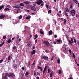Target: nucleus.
Instances as JSON below:
<instances>
[{
  "instance_id": "nucleus-46",
  "label": "nucleus",
  "mask_w": 79,
  "mask_h": 79,
  "mask_svg": "<svg viewBox=\"0 0 79 79\" xmlns=\"http://www.w3.org/2000/svg\"><path fill=\"white\" fill-rule=\"evenodd\" d=\"M37 40H35V44H37Z\"/></svg>"
},
{
  "instance_id": "nucleus-24",
  "label": "nucleus",
  "mask_w": 79,
  "mask_h": 79,
  "mask_svg": "<svg viewBox=\"0 0 79 79\" xmlns=\"http://www.w3.org/2000/svg\"><path fill=\"white\" fill-rule=\"evenodd\" d=\"M4 44H5V42H3L2 44H0V47H2V46H3Z\"/></svg>"
},
{
  "instance_id": "nucleus-19",
  "label": "nucleus",
  "mask_w": 79,
  "mask_h": 79,
  "mask_svg": "<svg viewBox=\"0 0 79 79\" xmlns=\"http://www.w3.org/2000/svg\"><path fill=\"white\" fill-rule=\"evenodd\" d=\"M28 67H30L31 66V61H29L28 63Z\"/></svg>"
},
{
  "instance_id": "nucleus-13",
  "label": "nucleus",
  "mask_w": 79,
  "mask_h": 79,
  "mask_svg": "<svg viewBox=\"0 0 79 79\" xmlns=\"http://www.w3.org/2000/svg\"><path fill=\"white\" fill-rule=\"evenodd\" d=\"M24 3L25 4H29L30 2L28 1H25L24 2Z\"/></svg>"
},
{
  "instance_id": "nucleus-50",
  "label": "nucleus",
  "mask_w": 79,
  "mask_h": 79,
  "mask_svg": "<svg viewBox=\"0 0 79 79\" xmlns=\"http://www.w3.org/2000/svg\"><path fill=\"white\" fill-rule=\"evenodd\" d=\"M34 75L35 76H36V73L34 72Z\"/></svg>"
},
{
  "instance_id": "nucleus-18",
  "label": "nucleus",
  "mask_w": 79,
  "mask_h": 79,
  "mask_svg": "<svg viewBox=\"0 0 79 79\" xmlns=\"http://www.w3.org/2000/svg\"><path fill=\"white\" fill-rule=\"evenodd\" d=\"M38 69H40L41 71H43V70H42V67H40L39 66H38Z\"/></svg>"
},
{
  "instance_id": "nucleus-37",
  "label": "nucleus",
  "mask_w": 79,
  "mask_h": 79,
  "mask_svg": "<svg viewBox=\"0 0 79 79\" xmlns=\"http://www.w3.org/2000/svg\"><path fill=\"white\" fill-rule=\"evenodd\" d=\"M51 12H52V11L50 10H49L48 11V13L50 14V13H51Z\"/></svg>"
},
{
  "instance_id": "nucleus-32",
  "label": "nucleus",
  "mask_w": 79,
  "mask_h": 79,
  "mask_svg": "<svg viewBox=\"0 0 79 79\" xmlns=\"http://www.w3.org/2000/svg\"><path fill=\"white\" fill-rule=\"evenodd\" d=\"M38 37V36H37V35H35V37L34 40L36 39H37Z\"/></svg>"
},
{
  "instance_id": "nucleus-49",
  "label": "nucleus",
  "mask_w": 79,
  "mask_h": 79,
  "mask_svg": "<svg viewBox=\"0 0 79 79\" xmlns=\"http://www.w3.org/2000/svg\"><path fill=\"white\" fill-rule=\"evenodd\" d=\"M54 38H57V35H55L54 36Z\"/></svg>"
},
{
  "instance_id": "nucleus-36",
  "label": "nucleus",
  "mask_w": 79,
  "mask_h": 79,
  "mask_svg": "<svg viewBox=\"0 0 79 79\" xmlns=\"http://www.w3.org/2000/svg\"><path fill=\"white\" fill-rule=\"evenodd\" d=\"M73 58L75 59V58H76V56H75V55L74 53L73 54Z\"/></svg>"
},
{
  "instance_id": "nucleus-23",
  "label": "nucleus",
  "mask_w": 79,
  "mask_h": 79,
  "mask_svg": "<svg viewBox=\"0 0 79 79\" xmlns=\"http://www.w3.org/2000/svg\"><path fill=\"white\" fill-rule=\"evenodd\" d=\"M52 76H53V72H51L50 74V77H52Z\"/></svg>"
},
{
  "instance_id": "nucleus-7",
  "label": "nucleus",
  "mask_w": 79,
  "mask_h": 79,
  "mask_svg": "<svg viewBox=\"0 0 79 79\" xmlns=\"http://www.w3.org/2000/svg\"><path fill=\"white\" fill-rule=\"evenodd\" d=\"M31 9L32 10L34 11H36V8L34 6L31 7Z\"/></svg>"
},
{
  "instance_id": "nucleus-39",
  "label": "nucleus",
  "mask_w": 79,
  "mask_h": 79,
  "mask_svg": "<svg viewBox=\"0 0 79 79\" xmlns=\"http://www.w3.org/2000/svg\"><path fill=\"white\" fill-rule=\"evenodd\" d=\"M26 6H28V7H31V6L29 5H26Z\"/></svg>"
},
{
  "instance_id": "nucleus-44",
  "label": "nucleus",
  "mask_w": 79,
  "mask_h": 79,
  "mask_svg": "<svg viewBox=\"0 0 79 79\" xmlns=\"http://www.w3.org/2000/svg\"><path fill=\"white\" fill-rule=\"evenodd\" d=\"M41 6H44V3H42L41 4Z\"/></svg>"
},
{
  "instance_id": "nucleus-6",
  "label": "nucleus",
  "mask_w": 79,
  "mask_h": 79,
  "mask_svg": "<svg viewBox=\"0 0 79 79\" xmlns=\"http://www.w3.org/2000/svg\"><path fill=\"white\" fill-rule=\"evenodd\" d=\"M44 43L47 46H49L50 45V43L48 41H44Z\"/></svg>"
},
{
  "instance_id": "nucleus-4",
  "label": "nucleus",
  "mask_w": 79,
  "mask_h": 79,
  "mask_svg": "<svg viewBox=\"0 0 79 79\" xmlns=\"http://www.w3.org/2000/svg\"><path fill=\"white\" fill-rule=\"evenodd\" d=\"M41 58L42 59V60H48V57H47L46 56H42Z\"/></svg>"
},
{
  "instance_id": "nucleus-64",
  "label": "nucleus",
  "mask_w": 79,
  "mask_h": 79,
  "mask_svg": "<svg viewBox=\"0 0 79 79\" xmlns=\"http://www.w3.org/2000/svg\"><path fill=\"white\" fill-rule=\"evenodd\" d=\"M68 79H73V78L72 77L69 78Z\"/></svg>"
},
{
  "instance_id": "nucleus-47",
  "label": "nucleus",
  "mask_w": 79,
  "mask_h": 79,
  "mask_svg": "<svg viewBox=\"0 0 79 79\" xmlns=\"http://www.w3.org/2000/svg\"><path fill=\"white\" fill-rule=\"evenodd\" d=\"M13 79H16V77H15V76L14 75V76L13 77Z\"/></svg>"
},
{
  "instance_id": "nucleus-61",
  "label": "nucleus",
  "mask_w": 79,
  "mask_h": 79,
  "mask_svg": "<svg viewBox=\"0 0 79 79\" xmlns=\"http://www.w3.org/2000/svg\"><path fill=\"white\" fill-rule=\"evenodd\" d=\"M27 12H30V10H27Z\"/></svg>"
},
{
  "instance_id": "nucleus-48",
  "label": "nucleus",
  "mask_w": 79,
  "mask_h": 79,
  "mask_svg": "<svg viewBox=\"0 0 79 79\" xmlns=\"http://www.w3.org/2000/svg\"><path fill=\"white\" fill-rule=\"evenodd\" d=\"M16 37L17 38V39H19V35H17V36H16Z\"/></svg>"
},
{
  "instance_id": "nucleus-22",
  "label": "nucleus",
  "mask_w": 79,
  "mask_h": 79,
  "mask_svg": "<svg viewBox=\"0 0 79 79\" xmlns=\"http://www.w3.org/2000/svg\"><path fill=\"white\" fill-rule=\"evenodd\" d=\"M40 33L41 34H44V33H43V31H42V29H40Z\"/></svg>"
},
{
  "instance_id": "nucleus-15",
  "label": "nucleus",
  "mask_w": 79,
  "mask_h": 79,
  "mask_svg": "<svg viewBox=\"0 0 79 79\" xmlns=\"http://www.w3.org/2000/svg\"><path fill=\"white\" fill-rule=\"evenodd\" d=\"M52 32H53V31L52 30H50L49 32V35H51L52 34Z\"/></svg>"
},
{
  "instance_id": "nucleus-56",
  "label": "nucleus",
  "mask_w": 79,
  "mask_h": 79,
  "mask_svg": "<svg viewBox=\"0 0 79 79\" xmlns=\"http://www.w3.org/2000/svg\"><path fill=\"white\" fill-rule=\"evenodd\" d=\"M32 66H34V65H35V63H33L32 64Z\"/></svg>"
},
{
  "instance_id": "nucleus-27",
  "label": "nucleus",
  "mask_w": 79,
  "mask_h": 79,
  "mask_svg": "<svg viewBox=\"0 0 79 79\" xmlns=\"http://www.w3.org/2000/svg\"><path fill=\"white\" fill-rule=\"evenodd\" d=\"M12 42V41L10 40H8L7 42L8 43H10V42Z\"/></svg>"
},
{
  "instance_id": "nucleus-40",
  "label": "nucleus",
  "mask_w": 79,
  "mask_h": 79,
  "mask_svg": "<svg viewBox=\"0 0 79 79\" xmlns=\"http://www.w3.org/2000/svg\"><path fill=\"white\" fill-rule=\"evenodd\" d=\"M13 49H16V46H15L13 47Z\"/></svg>"
},
{
  "instance_id": "nucleus-21",
  "label": "nucleus",
  "mask_w": 79,
  "mask_h": 79,
  "mask_svg": "<svg viewBox=\"0 0 79 79\" xmlns=\"http://www.w3.org/2000/svg\"><path fill=\"white\" fill-rule=\"evenodd\" d=\"M20 6H22L23 7H24V4L23 3H21L20 4Z\"/></svg>"
},
{
  "instance_id": "nucleus-10",
  "label": "nucleus",
  "mask_w": 79,
  "mask_h": 79,
  "mask_svg": "<svg viewBox=\"0 0 79 79\" xmlns=\"http://www.w3.org/2000/svg\"><path fill=\"white\" fill-rule=\"evenodd\" d=\"M35 52H36V50H34L32 51L31 52V55H34L35 53Z\"/></svg>"
},
{
  "instance_id": "nucleus-14",
  "label": "nucleus",
  "mask_w": 79,
  "mask_h": 79,
  "mask_svg": "<svg viewBox=\"0 0 79 79\" xmlns=\"http://www.w3.org/2000/svg\"><path fill=\"white\" fill-rule=\"evenodd\" d=\"M63 50L64 52V53H65V52H66V47H63Z\"/></svg>"
},
{
  "instance_id": "nucleus-8",
  "label": "nucleus",
  "mask_w": 79,
  "mask_h": 79,
  "mask_svg": "<svg viewBox=\"0 0 79 79\" xmlns=\"http://www.w3.org/2000/svg\"><path fill=\"white\" fill-rule=\"evenodd\" d=\"M13 68L16 69L17 68V65L16 64H14L12 65Z\"/></svg>"
},
{
  "instance_id": "nucleus-34",
  "label": "nucleus",
  "mask_w": 79,
  "mask_h": 79,
  "mask_svg": "<svg viewBox=\"0 0 79 79\" xmlns=\"http://www.w3.org/2000/svg\"><path fill=\"white\" fill-rule=\"evenodd\" d=\"M64 24H66V19H64Z\"/></svg>"
},
{
  "instance_id": "nucleus-31",
  "label": "nucleus",
  "mask_w": 79,
  "mask_h": 79,
  "mask_svg": "<svg viewBox=\"0 0 79 79\" xmlns=\"http://www.w3.org/2000/svg\"><path fill=\"white\" fill-rule=\"evenodd\" d=\"M28 74H29V73H28V72H26V73H25V76H27V75H28Z\"/></svg>"
},
{
  "instance_id": "nucleus-25",
  "label": "nucleus",
  "mask_w": 79,
  "mask_h": 79,
  "mask_svg": "<svg viewBox=\"0 0 79 79\" xmlns=\"http://www.w3.org/2000/svg\"><path fill=\"white\" fill-rule=\"evenodd\" d=\"M31 18V16H28V17H27L26 18V19H30Z\"/></svg>"
},
{
  "instance_id": "nucleus-9",
  "label": "nucleus",
  "mask_w": 79,
  "mask_h": 79,
  "mask_svg": "<svg viewBox=\"0 0 79 79\" xmlns=\"http://www.w3.org/2000/svg\"><path fill=\"white\" fill-rule=\"evenodd\" d=\"M8 73L5 74V76L3 78L4 79H7V77H8Z\"/></svg>"
},
{
  "instance_id": "nucleus-62",
  "label": "nucleus",
  "mask_w": 79,
  "mask_h": 79,
  "mask_svg": "<svg viewBox=\"0 0 79 79\" xmlns=\"http://www.w3.org/2000/svg\"><path fill=\"white\" fill-rule=\"evenodd\" d=\"M36 79H39V77H37Z\"/></svg>"
},
{
  "instance_id": "nucleus-42",
  "label": "nucleus",
  "mask_w": 79,
  "mask_h": 79,
  "mask_svg": "<svg viewBox=\"0 0 79 79\" xmlns=\"http://www.w3.org/2000/svg\"><path fill=\"white\" fill-rule=\"evenodd\" d=\"M3 59H1L0 60V64L2 63V62H3Z\"/></svg>"
},
{
  "instance_id": "nucleus-5",
  "label": "nucleus",
  "mask_w": 79,
  "mask_h": 79,
  "mask_svg": "<svg viewBox=\"0 0 79 79\" xmlns=\"http://www.w3.org/2000/svg\"><path fill=\"white\" fill-rule=\"evenodd\" d=\"M8 77H12L14 76V75L12 73H10L9 74H8Z\"/></svg>"
},
{
  "instance_id": "nucleus-55",
  "label": "nucleus",
  "mask_w": 79,
  "mask_h": 79,
  "mask_svg": "<svg viewBox=\"0 0 79 79\" xmlns=\"http://www.w3.org/2000/svg\"><path fill=\"white\" fill-rule=\"evenodd\" d=\"M37 75H38V76L40 75V73L39 72L37 73Z\"/></svg>"
},
{
  "instance_id": "nucleus-1",
  "label": "nucleus",
  "mask_w": 79,
  "mask_h": 79,
  "mask_svg": "<svg viewBox=\"0 0 79 79\" xmlns=\"http://www.w3.org/2000/svg\"><path fill=\"white\" fill-rule=\"evenodd\" d=\"M75 13H76V10L74 9H73L71 11L70 15L72 16H73L75 15Z\"/></svg>"
},
{
  "instance_id": "nucleus-52",
  "label": "nucleus",
  "mask_w": 79,
  "mask_h": 79,
  "mask_svg": "<svg viewBox=\"0 0 79 79\" xmlns=\"http://www.w3.org/2000/svg\"><path fill=\"white\" fill-rule=\"evenodd\" d=\"M69 52L70 53H71V50L70 49H69Z\"/></svg>"
},
{
  "instance_id": "nucleus-60",
  "label": "nucleus",
  "mask_w": 79,
  "mask_h": 79,
  "mask_svg": "<svg viewBox=\"0 0 79 79\" xmlns=\"http://www.w3.org/2000/svg\"><path fill=\"white\" fill-rule=\"evenodd\" d=\"M53 57H52L51 58V61H52V60H53Z\"/></svg>"
},
{
  "instance_id": "nucleus-54",
  "label": "nucleus",
  "mask_w": 79,
  "mask_h": 79,
  "mask_svg": "<svg viewBox=\"0 0 79 79\" xmlns=\"http://www.w3.org/2000/svg\"><path fill=\"white\" fill-rule=\"evenodd\" d=\"M3 39H6V36H3Z\"/></svg>"
},
{
  "instance_id": "nucleus-41",
  "label": "nucleus",
  "mask_w": 79,
  "mask_h": 79,
  "mask_svg": "<svg viewBox=\"0 0 79 79\" xmlns=\"http://www.w3.org/2000/svg\"><path fill=\"white\" fill-rule=\"evenodd\" d=\"M46 8H47V9H48V5H47V4L46 5Z\"/></svg>"
},
{
  "instance_id": "nucleus-51",
  "label": "nucleus",
  "mask_w": 79,
  "mask_h": 79,
  "mask_svg": "<svg viewBox=\"0 0 79 79\" xmlns=\"http://www.w3.org/2000/svg\"><path fill=\"white\" fill-rule=\"evenodd\" d=\"M73 40L74 43H76V39H75V38H74Z\"/></svg>"
},
{
  "instance_id": "nucleus-28",
  "label": "nucleus",
  "mask_w": 79,
  "mask_h": 79,
  "mask_svg": "<svg viewBox=\"0 0 79 79\" xmlns=\"http://www.w3.org/2000/svg\"><path fill=\"white\" fill-rule=\"evenodd\" d=\"M61 73H62L61 70H59L58 72L59 74H61Z\"/></svg>"
},
{
  "instance_id": "nucleus-30",
  "label": "nucleus",
  "mask_w": 79,
  "mask_h": 79,
  "mask_svg": "<svg viewBox=\"0 0 79 79\" xmlns=\"http://www.w3.org/2000/svg\"><path fill=\"white\" fill-rule=\"evenodd\" d=\"M57 63L60 64V59H58L57 60Z\"/></svg>"
},
{
  "instance_id": "nucleus-11",
  "label": "nucleus",
  "mask_w": 79,
  "mask_h": 79,
  "mask_svg": "<svg viewBox=\"0 0 79 79\" xmlns=\"http://www.w3.org/2000/svg\"><path fill=\"white\" fill-rule=\"evenodd\" d=\"M27 45H28V47H31L32 46V42L31 41L29 42L27 44Z\"/></svg>"
},
{
  "instance_id": "nucleus-29",
  "label": "nucleus",
  "mask_w": 79,
  "mask_h": 79,
  "mask_svg": "<svg viewBox=\"0 0 79 79\" xmlns=\"http://www.w3.org/2000/svg\"><path fill=\"white\" fill-rule=\"evenodd\" d=\"M50 69H49L48 70V73H50Z\"/></svg>"
},
{
  "instance_id": "nucleus-35",
  "label": "nucleus",
  "mask_w": 79,
  "mask_h": 79,
  "mask_svg": "<svg viewBox=\"0 0 79 79\" xmlns=\"http://www.w3.org/2000/svg\"><path fill=\"white\" fill-rule=\"evenodd\" d=\"M46 69H44V70H43V74H44L45 73V71H46Z\"/></svg>"
},
{
  "instance_id": "nucleus-17",
  "label": "nucleus",
  "mask_w": 79,
  "mask_h": 79,
  "mask_svg": "<svg viewBox=\"0 0 79 79\" xmlns=\"http://www.w3.org/2000/svg\"><path fill=\"white\" fill-rule=\"evenodd\" d=\"M9 10V8H5L4 9V11H8Z\"/></svg>"
},
{
  "instance_id": "nucleus-43",
  "label": "nucleus",
  "mask_w": 79,
  "mask_h": 79,
  "mask_svg": "<svg viewBox=\"0 0 79 79\" xmlns=\"http://www.w3.org/2000/svg\"><path fill=\"white\" fill-rule=\"evenodd\" d=\"M48 67V66H46L45 67V68H44V69H47V68Z\"/></svg>"
},
{
  "instance_id": "nucleus-53",
  "label": "nucleus",
  "mask_w": 79,
  "mask_h": 79,
  "mask_svg": "<svg viewBox=\"0 0 79 79\" xmlns=\"http://www.w3.org/2000/svg\"><path fill=\"white\" fill-rule=\"evenodd\" d=\"M22 70H24V67H22Z\"/></svg>"
},
{
  "instance_id": "nucleus-26",
  "label": "nucleus",
  "mask_w": 79,
  "mask_h": 79,
  "mask_svg": "<svg viewBox=\"0 0 79 79\" xmlns=\"http://www.w3.org/2000/svg\"><path fill=\"white\" fill-rule=\"evenodd\" d=\"M23 17H22V16L21 15H20L19 16V19H21V18H22Z\"/></svg>"
},
{
  "instance_id": "nucleus-33",
  "label": "nucleus",
  "mask_w": 79,
  "mask_h": 79,
  "mask_svg": "<svg viewBox=\"0 0 79 79\" xmlns=\"http://www.w3.org/2000/svg\"><path fill=\"white\" fill-rule=\"evenodd\" d=\"M57 42H58V43H60L61 42V40H57Z\"/></svg>"
},
{
  "instance_id": "nucleus-38",
  "label": "nucleus",
  "mask_w": 79,
  "mask_h": 79,
  "mask_svg": "<svg viewBox=\"0 0 79 79\" xmlns=\"http://www.w3.org/2000/svg\"><path fill=\"white\" fill-rule=\"evenodd\" d=\"M36 5H37V4L35 2L33 3V5H34V6H36Z\"/></svg>"
},
{
  "instance_id": "nucleus-45",
  "label": "nucleus",
  "mask_w": 79,
  "mask_h": 79,
  "mask_svg": "<svg viewBox=\"0 0 79 79\" xmlns=\"http://www.w3.org/2000/svg\"><path fill=\"white\" fill-rule=\"evenodd\" d=\"M21 75L23 77H24V73H21Z\"/></svg>"
},
{
  "instance_id": "nucleus-12",
  "label": "nucleus",
  "mask_w": 79,
  "mask_h": 79,
  "mask_svg": "<svg viewBox=\"0 0 79 79\" xmlns=\"http://www.w3.org/2000/svg\"><path fill=\"white\" fill-rule=\"evenodd\" d=\"M73 1L77 4H78V1L77 0H73Z\"/></svg>"
},
{
  "instance_id": "nucleus-63",
  "label": "nucleus",
  "mask_w": 79,
  "mask_h": 79,
  "mask_svg": "<svg viewBox=\"0 0 79 79\" xmlns=\"http://www.w3.org/2000/svg\"><path fill=\"white\" fill-rule=\"evenodd\" d=\"M13 62L14 63H15V60H13Z\"/></svg>"
},
{
  "instance_id": "nucleus-59",
  "label": "nucleus",
  "mask_w": 79,
  "mask_h": 79,
  "mask_svg": "<svg viewBox=\"0 0 79 79\" xmlns=\"http://www.w3.org/2000/svg\"><path fill=\"white\" fill-rule=\"evenodd\" d=\"M15 8H19V7H18V6H15Z\"/></svg>"
},
{
  "instance_id": "nucleus-58",
  "label": "nucleus",
  "mask_w": 79,
  "mask_h": 79,
  "mask_svg": "<svg viewBox=\"0 0 79 79\" xmlns=\"http://www.w3.org/2000/svg\"><path fill=\"white\" fill-rule=\"evenodd\" d=\"M32 37V35H30V38H31Z\"/></svg>"
},
{
  "instance_id": "nucleus-57",
  "label": "nucleus",
  "mask_w": 79,
  "mask_h": 79,
  "mask_svg": "<svg viewBox=\"0 0 79 79\" xmlns=\"http://www.w3.org/2000/svg\"><path fill=\"white\" fill-rule=\"evenodd\" d=\"M7 60H8V59H6L5 60V61H4L5 63V62H6V61H7Z\"/></svg>"
},
{
  "instance_id": "nucleus-3",
  "label": "nucleus",
  "mask_w": 79,
  "mask_h": 79,
  "mask_svg": "<svg viewBox=\"0 0 79 79\" xmlns=\"http://www.w3.org/2000/svg\"><path fill=\"white\" fill-rule=\"evenodd\" d=\"M42 3H44L42 0H39L38 1L36 2V3L38 5H40Z\"/></svg>"
},
{
  "instance_id": "nucleus-16",
  "label": "nucleus",
  "mask_w": 79,
  "mask_h": 79,
  "mask_svg": "<svg viewBox=\"0 0 79 79\" xmlns=\"http://www.w3.org/2000/svg\"><path fill=\"white\" fill-rule=\"evenodd\" d=\"M4 7H5V6L3 5L0 6V10H2V9H3V8Z\"/></svg>"
},
{
  "instance_id": "nucleus-20",
  "label": "nucleus",
  "mask_w": 79,
  "mask_h": 79,
  "mask_svg": "<svg viewBox=\"0 0 79 79\" xmlns=\"http://www.w3.org/2000/svg\"><path fill=\"white\" fill-rule=\"evenodd\" d=\"M1 19H3L5 17V15H1Z\"/></svg>"
},
{
  "instance_id": "nucleus-2",
  "label": "nucleus",
  "mask_w": 79,
  "mask_h": 79,
  "mask_svg": "<svg viewBox=\"0 0 79 79\" xmlns=\"http://www.w3.org/2000/svg\"><path fill=\"white\" fill-rule=\"evenodd\" d=\"M70 39L71 40H69L68 41L69 44H70L71 45H73V43H74V40H73V39L72 38H71Z\"/></svg>"
}]
</instances>
